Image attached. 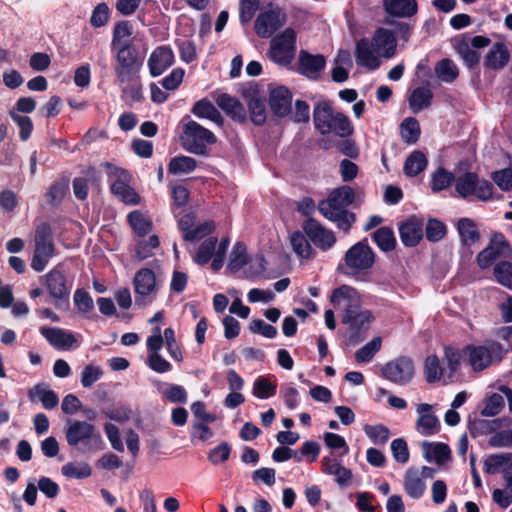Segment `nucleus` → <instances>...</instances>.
I'll use <instances>...</instances> for the list:
<instances>
[{
    "instance_id": "f257e3e1",
    "label": "nucleus",
    "mask_w": 512,
    "mask_h": 512,
    "mask_svg": "<svg viewBox=\"0 0 512 512\" xmlns=\"http://www.w3.org/2000/svg\"><path fill=\"white\" fill-rule=\"evenodd\" d=\"M330 301L342 310V322L348 325V343L357 345L362 342L373 316L369 310L362 309L360 293L352 286L341 285L333 290Z\"/></svg>"
},
{
    "instance_id": "f03ea898",
    "label": "nucleus",
    "mask_w": 512,
    "mask_h": 512,
    "mask_svg": "<svg viewBox=\"0 0 512 512\" xmlns=\"http://www.w3.org/2000/svg\"><path fill=\"white\" fill-rule=\"evenodd\" d=\"M354 200V189L343 185L334 189L327 199L320 201L318 210L326 219L335 222L339 229L348 233L356 220L355 214L347 210Z\"/></svg>"
},
{
    "instance_id": "7ed1b4c3",
    "label": "nucleus",
    "mask_w": 512,
    "mask_h": 512,
    "mask_svg": "<svg viewBox=\"0 0 512 512\" xmlns=\"http://www.w3.org/2000/svg\"><path fill=\"white\" fill-rule=\"evenodd\" d=\"M313 121L315 129L322 135L334 134L346 138L354 132L349 117L336 112L328 101H321L314 107Z\"/></svg>"
},
{
    "instance_id": "20e7f679",
    "label": "nucleus",
    "mask_w": 512,
    "mask_h": 512,
    "mask_svg": "<svg viewBox=\"0 0 512 512\" xmlns=\"http://www.w3.org/2000/svg\"><path fill=\"white\" fill-rule=\"evenodd\" d=\"M67 444L72 447L83 446L84 452H93L101 448L103 441L94 424L87 421H69L65 431Z\"/></svg>"
},
{
    "instance_id": "39448f33",
    "label": "nucleus",
    "mask_w": 512,
    "mask_h": 512,
    "mask_svg": "<svg viewBox=\"0 0 512 512\" xmlns=\"http://www.w3.org/2000/svg\"><path fill=\"white\" fill-rule=\"evenodd\" d=\"M180 141L186 151L197 155H207L208 146L215 144L217 138L210 130L194 120H189L183 125Z\"/></svg>"
},
{
    "instance_id": "423d86ee",
    "label": "nucleus",
    "mask_w": 512,
    "mask_h": 512,
    "mask_svg": "<svg viewBox=\"0 0 512 512\" xmlns=\"http://www.w3.org/2000/svg\"><path fill=\"white\" fill-rule=\"evenodd\" d=\"M375 262V254L368 245L367 240H362L350 247L344 256V264L338 269L345 275L351 276L358 272L369 270Z\"/></svg>"
},
{
    "instance_id": "0eeeda50",
    "label": "nucleus",
    "mask_w": 512,
    "mask_h": 512,
    "mask_svg": "<svg viewBox=\"0 0 512 512\" xmlns=\"http://www.w3.org/2000/svg\"><path fill=\"white\" fill-rule=\"evenodd\" d=\"M35 249L31 267L42 272L54 254L55 246L52 237V230L48 223H42L35 230Z\"/></svg>"
},
{
    "instance_id": "6e6552de",
    "label": "nucleus",
    "mask_w": 512,
    "mask_h": 512,
    "mask_svg": "<svg viewBox=\"0 0 512 512\" xmlns=\"http://www.w3.org/2000/svg\"><path fill=\"white\" fill-rule=\"evenodd\" d=\"M295 43V31L291 28L285 29L271 40L269 52L271 59L280 65L290 64L296 51Z\"/></svg>"
},
{
    "instance_id": "1a4fd4ad",
    "label": "nucleus",
    "mask_w": 512,
    "mask_h": 512,
    "mask_svg": "<svg viewBox=\"0 0 512 512\" xmlns=\"http://www.w3.org/2000/svg\"><path fill=\"white\" fill-rule=\"evenodd\" d=\"M505 355L506 350L495 341L469 348V362L475 371L486 369L493 361H501Z\"/></svg>"
},
{
    "instance_id": "9d476101",
    "label": "nucleus",
    "mask_w": 512,
    "mask_h": 512,
    "mask_svg": "<svg viewBox=\"0 0 512 512\" xmlns=\"http://www.w3.org/2000/svg\"><path fill=\"white\" fill-rule=\"evenodd\" d=\"M382 375L394 384L400 386L408 385L415 375L414 363L409 357H398L385 364L382 369Z\"/></svg>"
},
{
    "instance_id": "9b49d317",
    "label": "nucleus",
    "mask_w": 512,
    "mask_h": 512,
    "mask_svg": "<svg viewBox=\"0 0 512 512\" xmlns=\"http://www.w3.org/2000/svg\"><path fill=\"white\" fill-rule=\"evenodd\" d=\"M108 168V174L110 177L115 178L111 184V191L116 196L129 205H136L140 202V196L137 192L128 184L130 175L126 170L119 169L110 163H105Z\"/></svg>"
},
{
    "instance_id": "f8f14e48",
    "label": "nucleus",
    "mask_w": 512,
    "mask_h": 512,
    "mask_svg": "<svg viewBox=\"0 0 512 512\" xmlns=\"http://www.w3.org/2000/svg\"><path fill=\"white\" fill-rule=\"evenodd\" d=\"M133 284L135 293L140 297L136 298L135 305L142 307L155 298L157 283L152 270L143 268L137 271L133 279Z\"/></svg>"
},
{
    "instance_id": "ddd939ff",
    "label": "nucleus",
    "mask_w": 512,
    "mask_h": 512,
    "mask_svg": "<svg viewBox=\"0 0 512 512\" xmlns=\"http://www.w3.org/2000/svg\"><path fill=\"white\" fill-rule=\"evenodd\" d=\"M303 230L309 240L323 251L332 248L336 242L334 233L314 218H308L303 223Z\"/></svg>"
},
{
    "instance_id": "4468645a",
    "label": "nucleus",
    "mask_w": 512,
    "mask_h": 512,
    "mask_svg": "<svg viewBox=\"0 0 512 512\" xmlns=\"http://www.w3.org/2000/svg\"><path fill=\"white\" fill-rule=\"evenodd\" d=\"M44 279L47 290L53 299L56 301L68 300L71 287L59 266L48 272Z\"/></svg>"
},
{
    "instance_id": "2eb2a0df",
    "label": "nucleus",
    "mask_w": 512,
    "mask_h": 512,
    "mask_svg": "<svg viewBox=\"0 0 512 512\" xmlns=\"http://www.w3.org/2000/svg\"><path fill=\"white\" fill-rule=\"evenodd\" d=\"M370 42L380 57L392 58L396 53V38L394 34L388 29H377Z\"/></svg>"
},
{
    "instance_id": "dca6fc26",
    "label": "nucleus",
    "mask_w": 512,
    "mask_h": 512,
    "mask_svg": "<svg viewBox=\"0 0 512 512\" xmlns=\"http://www.w3.org/2000/svg\"><path fill=\"white\" fill-rule=\"evenodd\" d=\"M278 11L269 10L260 13L256 20L254 29L256 34L262 38H269L274 32L283 25Z\"/></svg>"
},
{
    "instance_id": "f3484780",
    "label": "nucleus",
    "mask_w": 512,
    "mask_h": 512,
    "mask_svg": "<svg viewBox=\"0 0 512 512\" xmlns=\"http://www.w3.org/2000/svg\"><path fill=\"white\" fill-rule=\"evenodd\" d=\"M174 63V53L169 46H159L150 55L148 67L152 76L164 73Z\"/></svg>"
},
{
    "instance_id": "a211bd4d",
    "label": "nucleus",
    "mask_w": 512,
    "mask_h": 512,
    "mask_svg": "<svg viewBox=\"0 0 512 512\" xmlns=\"http://www.w3.org/2000/svg\"><path fill=\"white\" fill-rule=\"evenodd\" d=\"M298 62L300 73L313 80L318 79L320 72L324 69L326 64L323 55H313L305 50L300 51Z\"/></svg>"
},
{
    "instance_id": "6ab92c4d",
    "label": "nucleus",
    "mask_w": 512,
    "mask_h": 512,
    "mask_svg": "<svg viewBox=\"0 0 512 512\" xmlns=\"http://www.w3.org/2000/svg\"><path fill=\"white\" fill-rule=\"evenodd\" d=\"M355 59L359 66L376 70L380 66L379 56L372 46L371 42L365 38L359 40L356 44Z\"/></svg>"
},
{
    "instance_id": "aec40b11",
    "label": "nucleus",
    "mask_w": 512,
    "mask_h": 512,
    "mask_svg": "<svg viewBox=\"0 0 512 512\" xmlns=\"http://www.w3.org/2000/svg\"><path fill=\"white\" fill-rule=\"evenodd\" d=\"M432 406L427 403L419 404L417 406V413L419 415L417 420V430L424 436H430L439 431L440 422L438 418L431 413Z\"/></svg>"
},
{
    "instance_id": "412c9836",
    "label": "nucleus",
    "mask_w": 512,
    "mask_h": 512,
    "mask_svg": "<svg viewBox=\"0 0 512 512\" xmlns=\"http://www.w3.org/2000/svg\"><path fill=\"white\" fill-rule=\"evenodd\" d=\"M41 335L48 343L58 350H65L72 347L76 342L74 335L57 327H41Z\"/></svg>"
},
{
    "instance_id": "4be33fe9",
    "label": "nucleus",
    "mask_w": 512,
    "mask_h": 512,
    "mask_svg": "<svg viewBox=\"0 0 512 512\" xmlns=\"http://www.w3.org/2000/svg\"><path fill=\"white\" fill-rule=\"evenodd\" d=\"M322 472L327 475H333L336 483L340 487L347 486L353 477L352 471L344 467L340 461L332 457H323L321 460Z\"/></svg>"
},
{
    "instance_id": "5701e85b",
    "label": "nucleus",
    "mask_w": 512,
    "mask_h": 512,
    "mask_svg": "<svg viewBox=\"0 0 512 512\" xmlns=\"http://www.w3.org/2000/svg\"><path fill=\"white\" fill-rule=\"evenodd\" d=\"M402 243L407 247L416 246L423 237V223L416 217H410L399 227Z\"/></svg>"
},
{
    "instance_id": "b1692460",
    "label": "nucleus",
    "mask_w": 512,
    "mask_h": 512,
    "mask_svg": "<svg viewBox=\"0 0 512 512\" xmlns=\"http://www.w3.org/2000/svg\"><path fill=\"white\" fill-rule=\"evenodd\" d=\"M292 94L288 88L279 86L270 92L269 104L277 116H285L291 111Z\"/></svg>"
},
{
    "instance_id": "393cba45",
    "label": "nucleus",
    "mask_w": 512,
    "mask_h": 512,
    "mask_svg": "<svg viewBox=\"0 0 512 512\" xmlns=\"http://www.w3.org/2000/svg\"><path fill=\"white\" fill-rule=\"evenodd\" d=\"M494 241L499 246L489 245L477 255V263L481 269L489 268L498 259L500 254L509 248L502 234H496Z\"/></svg>"
},
{
    "instance_id": "a878e982",
    "label": "nucleus",
    "mask_w": 512,
    "mask_h": 512,
    "mask_svg": "<svg viewBox=\"0 0 512 512\" xmlns=\"http://www.w3.org/2000/svg\"><path fill=\"white\" fill-rule=\"evenodd\" d=\"M510 60V53L502 42H496L484 58V66L492 70L503 69Z\"/></svg>"
},
{
    "instance_id": "bb28decb",
    "label": "nucleus",
    "mask_w": 512,
    "mask_h": 512,
    "mask_svg": "<svg viewBox=\"0 0 512 512\" xmlns=\"http://www.w3.org/2000/svg\"><path fill=\"white\" fill-rule=\"evenodd\" d=\"M456 228L463 246L471 247L480 241L481 234L474 220L470 218H460Z\"/></svg>"
},
{
    "instance_id": "cd10ccee",
    "label": "nucleus",
    "mask_w": 512,
    "mask_h": 512,
    "mask_svg": "<svg viewBox=\"0 0 512 512\" xmlns=\"http://www.w3.org/2000/svg\"><path fill=\"white\" fill-rule=\"evenodd\" d=\"M217 105L232 119L238 122L246 121V110L241 102L228 94L218 96Z\"/></svg>"
},
{
    "instance_id": "c85d7f7f",
    "label": "nucleus",
    "mask_w": 512,
    "mask_h": 512,
    "mask_svg": "<svg viewBox=\"0 0 512 512\" xmlns=\"http://www.w3.org/2000/svg\"><path fill=\"white\" fill-rule=\"evenodd\" d=\"M385 11L395 17H411L417 13L416 0H383Z\"/></svg>"
},
{
    "instance_id": "c756f323",
    "label": "nucleus",
    "mask_w": 512,
    "mask_h": 512,
    "mask_svg": "<svg viewBox=\"0 0 512 512\" xmlns=\"http://www.w3.org/2000/svg\"><path fill=\"white\" fill-rule=\"evenodd\" d=\"M403 485L405 492L413 499L421 498L426 489L425 482L419 474V469L414 467L406 470Z\"/></svg>"
},
{
    "instance_id": "7c9ffc66",
    "label": "nucleus",
    "mask_w": 512,
    "mask_h": 512,
    "mask_svg": "<svg viewBox=\"0 0 512 512\" xmlns=\"http://www.w3.org/2000/svg\"><path fill=\"white\" fill-rule=\"evenodd\" d=\"M421 446L424 458L428 462L435 461L438 465H442L450 459L451 450L449 446L444 443H430L424 441Z\"/></svg>"
},
{
    "instance_id": "2f4dec72",
    "label": "nucleus",
    "mask_w": 512,
    "mask_h": 512,
    "mask_svg": "<svg viewBox=\"0 0 512 512\" xmlns=\"http://www.w3.org/2000/svg\"><path fill=\"white\" fill-rule=\"evenodd\" d=\"M427 165L428 160L426 155L420 150H415L406 158L403 171L406 176L415 177L423 172Z\"/></svg>"
},
{
    "instance_id": "473e14b6",
    "label": "nucleus",
    "mask_w": 512,
    "mask_h": 512,
    "mask_svg": "<svg viewBox=\"0 0 512 512\" xmlns=\"http://www.w3.org/2000/svg\"><path fill=\"white\" fill-rule=\"evenodd\" d=\"M191 112L198 118L211 120L217 124H222L223 119L217 108L207 99L197 101Z\"/></svg>"
},
{
    "instance_id": "72a5a7b5",
    "label": "nucleus",
    "mask_w": 512,
    "mask_h": 512,
    "mask_svg": "<svg viewBox=\"0 0 512 512\" xmlns=\"http://www.w3.org/2000/svg\"><path fill=\"white\" fill-rule=\"evenodd\" d=\"M433 94L427 87H418L409 97V106L414 113H418L431 105Z\"/></svg>"
},
{
    "instance_id": "f704fd0d",
    "label": "nucleus",
    "mask_w": 512,
    "mask_h": 512,
    "mask_svg": "<svg viewBox=\"0 0 512 512\" xmlns=\"http://www.w3.org/2000/svg\"><path fill=\"white\" fill-rule=\"evenodd\" d=\"M437 77L445 83H452L459 74L455 63L450 59H442L435 66Z\"/></svg>"
},
{
    "instance_id": "c9c22d12",
    "label": "nucleus",
    "mask_w": 512,
    "mask_h": 512,
    "mask_svg": "<svg viewBox=\"0 0 512 512\" xmlns=\"http://www.w3.org/2000/svg\"><path fill=\"white\" fill-rule=\"evenodd\" d=\"M372 238L382 251L389 252L395 248L396 239L392 229L389 227H381L377 229L373 233Z\"/></svg>"
},
{
    "instance_id": "e433bc0d",
    "label": "nucleus",
    "mask_w": 512,
    "mask_h": 512,
    "mask_svg": "<svg viewBox=\"0 0 512 512\" xmlns=\"http://www.w3.org/2000/svg\"><path fill=\"white\" fill-rule=\"evenodd\" d=\"M478 175L473 172H467L456 179L455 190L463 198L473 195L475 185H477Z\"/></svg>"
},
{
    "instance_id": "4c0bfd02",
    "label": "nucleus",
    "mask_w": 512,
    "mask_h": 512,
    "mask_svg": "<svg viewBox=\"0 0 512 512\" xmlns=\"http://www.w3.org/2000/svg\"><path fill=\"white\" fill-rule=\"evenodd\" d=\"M218 240L216 237H210L201 243L197 253L194 255V261L199 265L207 264L215 256Z\"/></svg>"
},
{
    "instance_id": "58836bf2",
    "label": "nucleus",
    "mask_w": 512,
    "mask_h": 512,
    "mask_svg": "<svg viewBox=\"0 0 512 512\" xmlns=\"http://www.w3.org/2000/svg\"><path fill=\"white\" fill-rule=\"evenodd\" d=\"M61 472L67 478L84 479L92 474V469L86 462H69L62 466Z\"/></svg>"
},
{
    "instance_id": "ea45409f",
    "label": "nucleus",
    "mask_w": 512,
    "mask_h": 512,
    "mask_svg": "<svg viewBox=\"0 0 512 512\" xmlns=\"http://www.w3.org/2000/svg\"><path fill=\"white\" fill-rule=\"evenodd\" d=\"M290 242L293 251L301 258L309 259L313 256L314 252L310 242L303 233L294 232L290 237Z\"/></svg>"
},
{
    "instance_id": "a19ab883",
    "label": "nucleus",
    "mask_w": 512,
    "mask_h": 512,
    "mask_svg": "<svg viewBox=\"0 0 512 512\" xmlns=\"http://www.w3.org/2000/svg\"><path fill=\"white\" fill-rule=\"evenodd\" d=\"M164 386L161 389V394L166 401L177 404H185L187 402L188 394L183 386L167 383Z\"/></svg>"
},
{
    "instance_id": "79ce46f5",
    "label": "nucleus",
    "mask_w": 512,
    "mask_h": 512,
    "mask_svg": "<svg viewBox=\"0 0 512 512\" xmlns=\"http://www.w3.org/2000/svg\"><path fill=\"white\" fill-rule=\"evenodd\" d=\"M502 419L485 420L478 419L470 421L469 429L471 434L475 437L478 434H490L495 432L502 426Z\"/></svg>"
},
{
    "instance_id": "37998d69",
    "label": "nucleus",
    "mask_w": 512,
    "mask_h": 512,
    "mask_svg": "<svg viewBox=\"0 0 512 512\" xmlns=\"http://www.w3.org/2000/svg\"><path fill=\"white\" fill-rule=\"evenodd\" d=\"M247 263V249L246 245L242 242H237L229 256L228 268L237 272L243 268Z\"/></svg>"
},
{
    "instance_id": "c03bdc74",
    "label": "nucleus",
    "mask_w": 512,
    "mask_h": 512,
    "mask_svg": "<svg viewBox=\"0 0 512 512\" xmlns=\"http://www.w3.org/2000/svg\"><path fill=\"white\" fill-rule=\"evenodd\" d=\"M277 385L265 376H259L253 383V395L259 399H268L276 394Z\"/></svg>"
},
{
    "instance_id": "a18cd8bd",
    "label": "nucleus",
    "mask_w": 512,
    "mask_h": 512,
    "mask_svg": "<svg viewBox=\"0 0 512 512\" xmlns=\"http://www.w3.org/2000/svg\"><path fill=\"white\" fill-rule=\"evenodd\" d=\"M197 166L194 158L189 156H177L170 160L168 171L171 174L190 173Z\"/></svg>"
},
{
    "instance_id": "49530a36",
    "label": "nucleus",
    "mask_w": 512,
    "mask_h": 512,
    "mask_svg": "<svg viewBox=\"0 0 512 512\" xmlns=\"http://www.w3.org/2000/svg\"><path fill=\"white\" fill-rule=\"evenodd\" d=\"M382 339L380 337L373 338L355 353V360L358 363L370 362L374 355L381 349Z\"/></svg>"
},
{
    "instance_id": "de8ad7c7",
    "label": "nucleus",
    "mask_w": 512,
    "mask_h": 512,
    "mask_svg": "<svg viewBox=\"0 0 512 512\" xmlns=\"http://www.w3.org/2000/svg\"><path fill=\"white\" fill-rule=\"evenodd\" d=\"M454 180L455 176L453 173L442 167H439L432 174L431 189L433 192H440L448 188Z\"/></svg>"
},
{
    "instance_id": "09e8293b",
    "label": "nucleus",
    "mask_w": 512,
    "mask_h": 512,
    "mask_svg": "<svg viewBox=\"0 0 512 512\" xmlns=\"http://www.w3.org/2000/svg\"><path fill=\"white\" fill-rule=\"evenodd\" d=\"M117 65L124 67H139L136 49L127 43L118 46Z\"/></svg>"
},
{
    "instance_id": "8fccbe9b",
    "label": "nucleus",
    "mask_w": 512,
    "mask_h": 512,
    "mask_svg": "<svg viewBox=\"0 0 512 512\" xmlns=\"http://www.w3.org/2000/svg\"><path fill=\"white\" fill-rule=\"evenodd\" d=\"M401 136L402 139L409 144L415 143L418 141L420 136V126L418 121L409 117L406 118L401 124Z\"/></svg>"
},
{
    "instance_id": "3c124183",
    "label": "nucleus",
    "mask_w": 512,
    "mask_h": 512,
    "mask_svg": "<svg viewBox=\"0 0 512 512\" xmlns=\"http://www.w3.org/2000/svg\"><path fill=\"white\" fill-rule=\"evenodd\" d=\"M128 221L132 229L139 236L148 234L152 228V223L141 212L133 211L128 215Z\"/></svg>"
},
{
    "instance_id": "603ef678",
    "label": "nucleus",
    "mask_w": 512,
    "mask_h": 512,
    "mask_svg": "<svg viewBox=\"0 0 512 512\" xmlns=\"http://www.w3.org/2000/svg\"><path fill=\"white\" fill-rule=\"evenodd\" d=\"M512 461V453L490 455L484 462V472L494 474Z\"/></svg>"
},
{
    "instance_id": "864d4df0",
    "label": "nucleus",
    "mask_w": 512,
    "mask_h": 512,
    "mask_svg": "<svg viewBox=\"0 0 512 512\" xmlns=\"http://www.w3.org/2000/svg\"><path fill=\"white\" fill-rule=\"evenodd\" d=\"M424 373L429 383L440 380L443 375V369L440 366V360L436 355H430L425 360Z\"/></svg>"
},
{
    "instance_id": "5fc2aeb1",
    "label": "nucleus",
    "mask_w": 512,
    "mask_h": 512,
    "mask_svg": "<svg viewBox=\"0 0 512 512\" xmlns=\"http://www.w3.org/2000/svg\"><path fill=\"white\" fill-rule=\"evenodd\" d=\"M364 432L376 445H384L389 439V429L383 425H366Z\"/></svg>"
},
{
    "instance_id": "6e6d98bb",
    "label": "nucleus",
    "mask_w": 512,
    "mask_h": 512,
    "mask_svg": "<svg viewBox=\"0 0 512 512\" xmlns=\"http://www.w3.org/2000/svg\"><path fill=\"white\" fill-rule=\"evenodd\" d=\"M494 275L497 281L512 290V263L502 261L494 267Z\"/></svg>"
},
{
    "instance_id": "4d7b16f0",
    "label": "nucleus",
    "mask_w": 512,
    "mask_h": 512,
    "mask_svg": "<svg viewBox=\"0 0 512 512\" xmlns=\"http://www.w3.org/2000/svg\"><path fill=\"white\" fill-rule=\"evenodd\" d=\"M159 246V238L152 235L148 240H141L135 247V255L139 260H145L152 255V251Z\"/></svg>"
},
{
    "instance_id": "13d9d810",
    "label": "nucleus",
    "mask_w": 512,
    "mask_h": 512,
    "mask_svg": "<svg viewBox=\"0 0 512 512\" xmlns=\"http://www.w3.org/2000/svg\"><path fill=\"white\" fill-rule=\"evenodd\" d=\"M504 407V398L497 393H493L485 402L481 415L485 417H494L498 415Z\"/></svg>"
},
{
    "instance_id": "bf43d9fd",
    "label": "nucleus",
    "mask_w": 512,
    "mask_h": 512,
    "mask_svg": "<svg viewBox=\"0 0 512 512\" xmlns=\"http://www.w3.org/2000/svg\"><path fill=\"white\" fill-rule=\"evenodd\" d=\"M11 119L18 125L20 129L19 137L22 141H27L33 130V123L30 117L21 116L15 111H10Z\"/></svg>"
},
{
    "instance_id": "052dcab7",
    "label": "nucleus",
    "mask_w": 512,
    "mask_h": 512,
    "mask_svg": "<svg viewBox=\"0 0 512 512\" xmlns=\"http://www.w3.org/2000/svg\"><path fill=\"white\" fill-rule=\"evenodd\" d=\"M250 117L255 125H262L266 121L265 103L258 98H251L248 103Z\"/></svg>"
},
{
    "instance_id": "680f3d73",
    "label": "nucleus",
    "mask_w": 512,
    "mask_h": 512,
    "mask_svg": "<svg viewBox=\"0 0 512 512\" xmlns=\"http://www.w3.org/2000/svg\"><path fill=\"white\" fill-rule=\"evenodd\" d=\"M456 49L468 68H472L478 64L480 60V54L474 50L467 42H460Z\"/></svg>"
},
{
    "instance_id": "e2e57ef3",
    "label": "nucleus",
    "mask_w": 512,
    "mask_h": 512,
    "mask_svg": "<svg viewBox=\"0 0 512 512\" xmlns=\"http://www.w3.org/2000/svg\"><path fill=\"white\" fill-rule=\"evenodd\" d=\"M426 238L431 242L440 241L446 234V226L437 219H430L426 225Z\"/></svg>"
},
{
    "instance_id": "0e129e2a",
    "label": "nucleus",
    "mask_w": 512,
    "mask_h": 512,
    "mask_svg": "<svg viewBox=\"0 0 512 512\" xmlns=\"http://www.w3.org/2000/svg\"><path fill=\"white\" fill-rule=\"evenodd\" d=\"M231 453V447L227 442H222L212 450H210L208 454V460L213 465H218L223 463L229 459Z\"/></svg>"
},
{
    "instance_id": "69168bd1",
    "label": "nucleus",
    "mask_w": 512,
    "mask_h": 512,
    "mask_svg": "<svg viewBox=\"0 0 512 512\" xmlns=\"http://www.w3.org/2000/svg\"><path fill=\"white\" fill-rule=\"evenodd\" d=\"M391 451L394 459L401 464H405L409 460V450L407 443L402 438H396L391 442Z\"/></svg>"
},
{
    "instance_id": "338daca9",
    "label": "nucleus",
    "mask_w": 512,
    "mask_h": 512,
    "mask_svg": "<svg viewBox=\"0 0 512 512\" xmlns=\"http://www.w3.org/2000/svg\"><path fill=\"white\" fill-rule=\"evenodd\" d=\"M103 375L100 367L95 365H87L81 373V384L83 387L88 388L98 381Z\"/></svg>"
},
{
    "instance_id": "774afa93",
    "label": "nucleus",
    "mask_w": 512,
    "mask_h": 512,
    "mask_svg": "<svg viewBox=\"0 0 512 512\" xmlns=\"http://www.w3.org/2000/svg\"><path fill=\"white\" fill-rule=\"evenodd\" d=\"M493 181L503 191L512 190V169L505 168L492 174Z\"/></svg>"
}]
</instances>
